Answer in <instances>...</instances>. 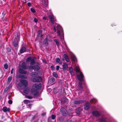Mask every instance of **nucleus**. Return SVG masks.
<instances>
[{"mask_svg": "<svg viewBox=\"0 0 122 122\" xmlns=\"http://www.w3.org/2000/svg\"><path fill=\"white\" fill-rule=\"evenodd\" d=\"M75 69L76 72L80 73L79 74L77 75V77L78 80L80 81L79 82L78 86L76 87V89L77 90L81 91L83 90V87L82 86V83L81 82L84 81V76L82 72L80 71V70L78 66H76Z\"/></svg>", "mask_w": 122, "mask_h": 122, "instance_id": "obj_1", "label": "nucleus"}, {"mask_svg": "<svg viewBox=\"0 0 122 122\" xmlns=\"http://www.w3.org/2000/svg\"><path fill=\"white\" fill-rule=\"evenodd\" d=\"M41 88V85L40 84H35L33 85L30 91L31 94L34 96L36 95L38 93V90L40 89Z\"/></svg>", "mask_w": 122, "mask_h": 122, "instance_id": "obj_2", "label": "nucleus"}, {"mask_svg": "<svg viewBox=\"0 0 122 122\" xmlns=\"http://www.w3.org/2000/svg\"><path fill=\"white\" fill-rule=\"evenodd\" d=\"M56 27L58 35L60 36L61 33L63 32L62 28L60 25L56 24V26H54L53 27V30L55 32H56Z\"/></svg>", "mask_w": 122, "mask_h": 122, "instance_id": "obj_3", "label": "nucleus"}, {"mask_svg": "<svg viewBox=\"0 0 122 122\" xmlns=\"http://www.w3.org/2000/svg\"><path fill=\"white\" fill-rule=\"evenodd\" d=\"M20 35L17 34V36L15 37L14 41L12 43V44L15 47H17L18 45V42L19 41Z\"/></svg>", "mask_w": 122, "mask_h": 122, "instance_id": "obj_4", "label": "nucleus"}, {"mask_svg": "<svg viewBox=\"0 0 122 122\" xmlns=\"http://www.w3.org/2000/svg\"><path fill=\"white\" fill-rule=\"evenodd\" d=\"M27 61L30 62V65H33L35 64V61L34 59L31 57H28L27 58Z\"/></svg>", "mask_w": 122, "mask_h": 122, "instance_id": "obj_5", "label": "nucleus"}, {"mask_svg": "<svg viewBox=\"0 0 122 122\" xmlns=\"http://www.w3.org/2000/svg\"><path fill=\"white\" fill-rule=\"evenodd\" d=\"M48 17L52 24H54L56 19L54 18L53 15L52 14L50 15H49Z\"/></svg>", "mask_w": 122, "mask_h": 122, "instance_id": "obj_6", "label": "nucleus"}, {"mask_svg": "<svg viewBox=\"0 0 122 122\" xmlns=\"http://www.w3.org/2000/svg\"><path fill=\"white\" fill-rule=\"evenodd\" d=\"M60 111L62 115L64 116H66L67 114V111L64 108H61L60 109Z\"/></svg>", "mask_w": 122, "mask_h": 122, "instance_id": "obj_7", "label": "nucleus"}, {"mask_svg": "<svg viewBox=\"0 0 122 122\" xmlns=\"http://www.w3.org/2000/svg\"><path fill=\"white\" fill-rule=\"evenodd\" d=\"M31 80L34 82H40L42 81L41 78L40 76L36 78H32Z\"/></svg>", "mask_w": 122, "mask_h": 122, "instance_id": "obj_8", "label": "nucleus"}, {"mask_svg": "<svg viewBox=\"0 0 122 122\" xmlns=\"http://www.w3.org/2000/svg\"><path fill=\"white\" fill-rule=\"evenodd\" d=\"M90 105L89 102H86L84 106L85 109L86 110H88L90 107Z\"/></svg>", "mask_w": 122, "mask_h": 122, "instance_id": "obj_9", "label": "nucleus"}, {"mask_svg": "<svg viewBox=\"0 0 122 122\" xmlns=\"http://www.w3.org/2000/svg\"><path fill=\"white\" fill-rule=\"evenodd\" d=\"M62 66H63L62 69L64 71H65L68 69V65L67 63H63Z\"/></svg>", "mask_w": 122, "mask_h": 122, "instance_id": "obj_10", "label": "nucleus"}, {"mask_svg": "<svg viewBox=\"0 0 122 122\" xmlns=\"http://www.w3.org/2000/svg\"><path fill=\"white\" fill-rule=\"evenodd\" d=\"M20 81L21 82L22 84L25 87L27 86L28 85V82L26 80H22Z\"/></svg>", "mask_w": 122, "mask_h": 122, "instance_id": "obj_11", "label": "nucleus"}, {"mask_svg": "<svg viewBox=\"0 0 122 122\" xmlns=\"http://www.w3.org/2000/svg\"><path fill=\"white\" fill-rule=\"evenodd\" d=\"M92 114L94 116L99 117L100 115V114L99 112L97 111H94L92 112Z\"/></svg>", "mask_w": 122, "mask_h": 122, "instance_id": "obj_12", "label": "nucleus"}, {"mask_svg": "<svg viewBox=\"0 0 122 122\" xmlns=\"http://www.w3.org/2000/svg\"><path fill=\"white\" fill-rule=\"evenodd\" d=\"M84 102V101L82 100L78 101H75L74 102V103L75 104H78L82 103Z\"/></svg>", "mask_w": 122, "mask_h": 122, "instance_id": "obj_13", "label": "nucleus"}, {"mask_svg": "<svg viewBox=\"0 0 122 122\" xmlns=\"http://www.w3.org/2000/svg\"><path fill=\"white\" fill-rule=\"evenodd\" d=\"M21 66L22 68L24 70H26L28 69V67L26 66V63L24 62L22 63Z\"/></svg>", "mask_w": 122, "mask_h": 122, "instance_id": "obj_14", "label": "nucleus"}, {"mask_svg": "<svg viewBox=\"0 0 122 122\" xmlns=\"http://www.w3.org/2000/svg\"><path fill=\"white\" fill-rule=\"evenodd\" d=\"M2 110L4 112H9L10 111V108H7L6 107H5L3 108Z\"/></svg>", "mask_w": 122, "mask_h": 122, "instance_id": "obj_15", "label": "nucleus"}, {"mask_svg": "<svg viewBox=\"0 0 122 122\" xmlns=\"http://www.w3.org/2000/svg\"><path fill=\"white\" fill-rule=\"evenodd\" d=\"M82 109L80 108H78L76 109V112L77 114H79L80 113Z\"/></svg>", "mask_w": 122, "mask_h": 122, "instance_id": "obj_16", "label": "nucleus"}, {"mask_svg": "<svg viewBox=\"0 0 122 122\" xmlns=\"http://www.w3.org/2000/svg\"><path fill=\"white\" fill-rule=\"evenodd\" d=\"M30 89L28 87H27L24 89L23 91L24 93L26 94H28L30 92Z\"/></svg>", "mask_w": 122, "mask_h": 122, "instance_id": "obj_17", "label": "nucleus"}, {"mask_svg": "<svg viewBox=\"0 0 122 122\" xmlns=\"http://www.w3.org/2000/svg\"><path fill=\"white\" fill-rule=\"evenodd\" d=\"M19 72L20 73L24 74H26L27 73L26 71H25L21 69H19Z\"/></svg>", "mask_w": 122, "mask_h": 122, "instance_id": "obj_18", "label": "nucleus"}, {"mask_svg": "<svg viewBox=\"0 0 122 122\" xmlns=\"http://www.w3.org/2000/svg\"><path fill=\"white\" fill-rule=\"evenodd\" d=\"M64 56L66 61L67 62H69V59L68 56L66 54H64Z\"/></svg>", "mask_w": 122, "mask_h": 122, "instance_id": "obj_19", "label": "nucleus"}, {"mask_svg": "<svg viewBox=\"0 0 122 122\" xmlns=\"http://www.w3.org/2000/svg\"><path fill=\"white\" fill-rule=\"evenodd\" d=\"M40 67L37 65H35L33 66V70L35 71H37L40 69Z\"/></svg>", "mask_w": 122, "mask_h": 122, "instance_id": "obj_20", "label": "nucleus"}, {"mask_svg": "<svg viewBox=\"0 0 122 122\" xmlns=\"http://www.w3.org/2000/svg\"><path fill=\"white\" fill-rule=\"evenodd\" d=\"M106 118L102 117L99 120L98 122H106Z\"/></svg>", "mask_w": 122, "mask_h": 122, "instance_id": "obj_21", "label": "nucleus"}, {"mask_svg": "<svg viewBox=\"0 0 122 122\" xmlns=\"http://www.w3.org/2000/svg\"><path fill=\"white\" fill-rule=\"evenodd\" d=\"M18 77L22 79H26L27 78V76L25 75L21 74H19L18 76Z\"/></svg>", "mask_w": 122, "mask_h": 122, "instance_id": "obj_22", "label": "nucleus"}, {"mask_svg": "<svg viewBox=\"0 0 122 122\" xmlns=\"http://www.w3.org/2000/svg\"><path fill=\"white\" fill-rule=\"evenodd\" d=\"M71 58L72 60L73 61H76V59L74 55H72L71 56Z\"/></svg>", "mask_w": 122, "mask_h": 122, "instance_id": "obj_23", "label": "nucleus"}, {"mask_svg": "<svg viewBox=\"0 0 122 122\" xmlns=\"http://www.w3.org/2000/svg\"><path fill=\"white\" fill-rule=\"evenodd\" d=\"M37 74L38 73L36 72H33L31 73L30 75L31 76L35 77L37 75Z\"/></svg>", "mask_w": 122, "mask_h": 122, "instance_id": "obj_24", "label": "nucleus"}, {"mask_svg": "<svg viewBox=\"0 0 122 122\" xmlns=\"http://www.w3.org/2000/svg\"><path fill=\"white\" fill-rule=\"evenodd\" d=\"M26 51V48L25 47H23L21 49L20 52L21 53H23Z\"/></svg>", "mask_w": 122, "mask_h": 122, "instance_id": "obj_25", "label": "nucleus"}, {"mask_svg": "<svg viewBox=\"0 0 122 122\" xmlns=\"http://www.w3.org/2000/svg\"><path fill=\"white\" fill-rule=\"evenodd\" d=\"M69 72L71 75H73V69L71 67H70L69 68Z\"/></svg>", "mask_w": 122, "mask_h": 122, "instance_id": "obj_26", "label": "nucleus"}, {"mask_svg": "<svg viewBox=\"0 0 122 122\" xmlns=\"http://www.w3.org/2000/svg\"><path fill=\"white\" fill-rule=\"evenodd\" d=\"M12 80V77L11 76H9L8 78L7 79V83L8 84Z\"/></svg>", "mask_w": 122, "mask_h": 122, "instance_id": "obj_27", "label": "nucleus"}, {"mask_svg": "<svg viewBox=\"0 0 122 122\" xmlns=\"http://www.w3.org/2000/svg\"><path fill=\"white\" fill-rule=\"evenodd\" d=\"M56 62L59 63V64H62V63L60 61V60L59 58H57L56 60Z\"/></svg>", "mask_w": 122, "mask_h": 122, "instance_id": "obj_28", "label": "nucleus"}, {"mask_svg": "<svg viewBox=\"0 0 122 122\" xmlns=\"http://www.w3.org/2000/svg\"><path fill=\"white\" fill-rule=\"evenodd\" d=\"M31 102L30 101L28 100H25L23 101L24 103L27 104L28 103H30Z\"/></svg>", "mask_w": 122, "mask_h": 122, "instance_id": "obj_29", "label": "nucleus"}, {"mask_svg": "<svg viewBox=\"0 0 122 122\" xmlns=\"http://www.w3.org/2000/svg\"><path fill=\"white\" fill-rule=\"evenodd\" d=\"M91 102L93 103H96L97 102V100L95 98H93L92 100L91 101Z\"/></svg>", "mask_w": 122, "mask_h": 122, "instance_id": "obj_30", "label": "nucleus"}, {"mask_svg": "<svg viewBox=\"0 0 122 122\" xmlns=\"http://www.w3.org/2000/svg\"><path fill=\"white\" fill-rule=\"evenodd\" d=\"M48 44V41L47 38H46L45 40V44L46 45H47Z\"/></svg>", "mask_w": 122, "mask_h": 122, "instance_id": "obj_31", "label": "nucleus"}, {"mask_svg": "<svg viewBox=\"0 0 122 122\" xmlns=\"http://www.w3.org/2000/svg\"><path fill=\"white\" fill-rule=\"evenodd\" d=\"M53 76L57 78L58 77V76L57 74L55 72H54L53 73Z\"/></svg>", "mask_w": 122, "mask_h": 122, "instance_id": "obj_32", "label": "nucleus"}, {"mask_svg": "<svg viewBox=\"0 0 122 122\" xmlns=\"http://www.w3.org/2000/svg\"><path fill=\"white\" fill-rule=\"evenodd\" d=\"M54 41L56 43V45L57 46H58L59 45V42L56 39H54Z\"/></svg>", "mask_w": 122, "mask_h": 122, "instance_id": "obj_33", "label": "nucleus"}, {"mask_svg": "<svg viewBox=\"0 0 122 122\" xmlns=\"http://www.w3.org/2000/svg\"><path fill=\"white\" fill-rule=\"evenodd\" d=\"M4 67L5 69H7L8 68V64H5L4 65Z\"/></svg>", "mask_w": 122, "mask_h": 122, "instance_id": "obj_34", "label": "nucleus"}, {"mask_svg": "<svg viewBox=\"0 0 122 122\" xmlns=\"http://www.w3.org/2000/svg\"><path fill=\"white\" fill-rule=\"evenodd\" d=\"M25 97L26 98L30 99H31L33 98V97L31 96H25Z\"/></svg>", "mask_w": 122, "mask_h": 122, "instance_id": "obj_35", "label": "nucleus"}, {"mask_svg": "<svg viewBox=\"0 0 122 122\" xmlns=\"http://www.w3.org/2000/svg\"><path fill=\"white\" fill-rule=\"evenodd\" d=\"M31 11L33 13H34L36 12V10L33 8H31L30 9Z\"/></svg>", "mask_w": 122, "mask_h": 122, "instance_id": "obj_36", "label": "nucleus"}, {"mask_svg": "<svg viewBox=\"0 0 122 122\" xmlns=\"http://www.w3.org/2000/svg\"><path fill=\"white\" fill-rule=\"evenodd\" d=\"M50 80L51 82H53L55 81L54 78L53 77H52L50 79Z\"/></svg>", "mask_w": 122, "mask_h": 122, "instance_id": "obj_37", "label": "nucleus"}, {"mask_svg": "<svg viewBox=\"0 0 122 122\" xmlns=\"http://www.w3.org/2000/svg\"><path fill=\"white\" fill-rule=\"evenodd\" d=\"M56 117V116L55 115H52L51 116V118L52 119H54Z\"/></svg>", "mask_w": 122, "mask_h": 122, "instance_id": "obj_38", "label": "nucleus"}, {"mask_svg": "<svg viewBox=\"0 0 122 122\" xmlns=\"http://www.w3.org/2000/svg\"><path fill=\"white\" fill-rule=\"evenodd\" d=\"M32 65H31L30 66H29V68L30 69H33V66H31Z\"/></svg>", "mask_w": 122, "mask_h": 122, "instance_id": "obj_39", "label": "nucleus"}, {"mask_svg": "<svg viewBox=\"0 0 122 122\" xmlns=\"http://www.w3.org/2000/svg\"><path fill=\"white\" fill-rule=\"evenodd\" d=\"M9 89V88L8 87H6L5 88V90H4V92H7L8 91Z\"/></svg>", "mask_w": 122, "mask_h": 122, "instance_id": "obj_40", "label": "nucleus"}, {"mask_svg": "<svg viewBox=\"0 0 122 122\" xmlns=\"http://www.w3.org/2000/svg\"><path fill=\"white\" fill-rule=\"evenodd\" d=\"M12 101L11 100H9L8 101V103L10 104H12Z\"/></svg>", "mask_w": 122, "mask_h": 122, "instance_id": "obj_41", "label": "nucleus"}, {"mask_svg": "<svg viewBox=\"0 0 122 122\" xmlns=\"http://www.w3.org/2000/svg\"><path fill=\"white\" fill-rule=\"evenodd\" d=\"M53 92H54L56 93L57 92V90L56 89H54Z\"/></svg>", "mask_w": 122, "mask_h": 122, "instance_id": "obj_42", "label": "nucleus"}, {"mask_svg": "<svg viewBox=\"0 0 122 122\" xmlns=\"http://www.w3.org/2000/svg\"><path fill=\"white\" fill-rule=\"evenodd\" d=\"M34 21L35 22H36V23L38 21L37 19L36 18H35L34 19Z\"/></svg>", "mask_w": 122, "mask_h": 122, "instance_id": "obj_43", "label": "nucleus"}, {"mask_svg": "<svg viewBox=\"0 0 122 122\" xmlns=\"http://www.w3.org/2000/svg\"><path fill=\"white\" fill-rule=\"evenodd\" d=\"M7 51L9 52H10V51H11V49L9 48H8V47L7 48Z\"/></svg>", "mask_w": 122, "mask_h": 122, "instance_id": "obj_44", "label": "nucleus"}, {"mask_svg": "<svg viewBox=\"0 0 122 122\" xmlns=\"http://www.w3.org/2000/svg\"><path fill=\"white\" fill-rule=\"evenodd\" d=\"M60 67L59 66H56V69L57 70H58L59 68Z\"/></svg>", "mask_w": 122, "mask_h": 122, "instance_id": "obj_45", "label": "nucleus"}, {"mask_svg": "<svg viewBox=\"0 0 122 122\" xmlns=\"http://www.w3.org/2000/svg\"><path fill=\"white\" fill-rule=\"evenodd\" d=\"M14 69L13 68H12L11 71V73L12 74L13 73Z\"/></svg>", "mask_w": 122, "mask_h": 122, "instance_id": "obj_46", "label": "nucleus"}, {"mask_svg": "<svg viewBox=\"0 0 122 122\" xmlns=\"http://www.w3.org/2000/svg\"><path fill=\"white\" fill-rule=\"evenodd\" d=\"M42 32V31L41 30H40L38 31V34H41V33Z\"/></svg>", "mask_w": 122, "mask_h": 122, "instance_id": "obj_47", "label": "nucleus"}, {"mask_svg": "<svg viewBox=\"0 0 122 122\" xmlns=\"http://www.w3.org/2000/svg\"><path fill=\"white\" fill-rule=\"evenodd\" d=\"M27 5L28 6H30L31 5V4L30 3H28Z\"/></svg>", "mask_w": 122, "mask_h": 122, "instance_id": "obj_48", "label": "nucleus"}, {"mask_svg": "<svg viewBox=\"0 0 122 122\" xmlns=\"http://www.w3.org/2000/svg\"><path fill=\"white\" fill-rule=\"evenodd\" d=\"M43 20H46V17H43Z\"/></svg>", "mask_w": 122, "mask_h": 122, "instance_id": "obj_49", "label": "nucleus"}, {"mask_svg": "<svg viewBox=\"0 0 122 122\" xmlns=\"http://www.w3.org/2000/svg\"><path fill=\"white\" fill-rule=\"evenodd\" d=\"M32 104H30L29 105H28V106H29V107H31L32 106Z\"/></svg>", "mask_w": 122, "mask_h": 122, "instance_id": "obj_50", "label": "nucleus"}, {"mask_svg": "<svg viewBox=\"0 0 122 122\" xmlns=\"http://www.w3.org/2000/svg\"><path fill=\"white\" fill-rule=\"evenodd\" d=\"M46 115V113H44L42 114V116H44Z\"/></svg>", "mask_w": 122, "mask_h": 122, "instance_id": "obj_51", "label": "nucleus"}, {"mask_svg": "<svg viewBox=\"0 0 122 122\" xmlns=\"http://www.w3.org/2000/svg\"><path fill=\"white\" fill-rule=\"evenodd\" d=\"M61 39H64V36H62V37H61Z\"/></svg>", "mask_w": 122, "mask_h": 122, "instance_id": "obj_52", "label": "nucleus"}, {"mask_svg": "<svg viewBox=\"0 0 122 122\" xmlns=\"http://www.w3.org/2000/svg\"><path fill=\"white\" fill-rule=\"evenodd\" d=\"M49 90L50 91H51V89H48V90Z\"/></svg>", "mask_w": 122, "mask_h": 122, "instance_id": "obj_53", "label": "nucleus"}, {"mask_svg": "<svg viewBox=\"0 0 122 122\" xmlns=\"http://www.w3.org/2000/svg\"><path fill=\"white\" fill-rule=\"evenodd\" d=\"M62 61H64V58H62Z\"/></svg>", "mask_w": 122, "mask_h": 122, "instance_id": "obj_54", "label": "nucleus"}, {"mask_svg": "<svg viewBox=\"0 0 122 122\" xmlns=\"http://www.w3.org/2000/svg\"><path fill=\"white\" fill-rule=\"evenodd\" d=\"M15 35V33H14V35Z\"/></svg>", "mask_w": 122, "mask_h": 122, "instance_id": "obj_55", "label": "nucleus"}]
</instances>
